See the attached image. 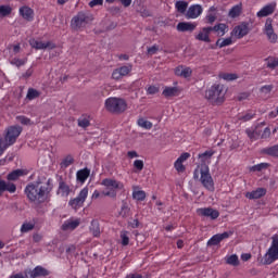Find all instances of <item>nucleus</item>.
<instances>
[{
  "instance_id": "obj_1",
  "label": "nucleus",
  "mask_w": 278,
  "mask_h": 278,
  "mask_svg": "<svg viewBox=\"0 0 278 278\" xmlns=\"http://www.w3.org/2000/svg\"><path fill=\"white\" fill-rule=\"evenodd\" d=\"M51 190H53V188L49 180L47 182L34 181L25 187L24 192L30 203L40 204L47 201Z\"/></svg>"
},
{
  "instance_id": "obj_2",
  "label": "nucleus",
  "mask_w": 278,
  "mask_h": 278,
  "mask_svg": "<svg viewBox=\"0 0 278 278\" xmlns=\"http://www.w3.org/2000/svg\"><path fill=\"white\" fill-rule=\"evenodd\" d=\"M226 94L227 89H225V85L215 84L205 91L204 97L210 103H212V105H223V103H225Z\"/></svg>"
},
{
  "instance_id": "obj_3",
  "label": "nucleus",
  "mask_w": 278,
  "mask_h": 278,
  "mask_svg": "<svg viewBox=\"0 0 278 278\" xmlns=\"http://www.w3.org/2000/svg\"><path fill=\"white\" fill-rule=\"evenodd\" d=\"M101 186H104L108 191H103V197H110V199H116L118 192L117 190H123L125 185L114 178H104L101 181Z\"/></svg>"
},
{
  "instance_id": "obj_4",
  "label": "nucleus",
  "mask_w": 278,
  "mask_h": 278,
  "mask_svg": "<svg viewBox=\"0 0 278 278\" xmlns=\"http://www.w3.org/2000/svg\"><path fill=\"white\" fill-rule=\"evenodd\" d=\"M278 260V233L273 235L271 244L265 255L263 256V264L265 266H270L274 262Z\"/></svg>"
},
{
  "instance_id": "obj_5",
  "label": "nucleus",
  "mask_w": 278,
  "mask_h": 278,
  "mask_svg": "<svg viewBox=\"0 0 278 278\" xmlns=\"http://www.w3.org/2000/svg\"><path fill=\"white\" fill-rule=\"evenodd\" d=\"M105 108L112 114H123L127 110V101L123 98H109L105 100Z\"/></svg>"
},
{
  "instance_id": "obj_6",
  "label": "nucleus",
  "mask_w": 278,
  "mask_h": 278,
  "mask_svg": "<svg viewBox=\"0 0 278 278\" xmlns=\"http://www.w3.org/2000/svg\"><path fill=\"white\" fill-rule=\"evenodd\" d=\"M23 134V127L21 126H10L7 128V132L3 138V144L7 149H10L18 140V136Z\"/></svg>"
},
{
  "instance_id": "obj_7",
  "label": "nucleus",
  "mask_w": 278,
  "mask_h": 278,
  "mask_svg": "<svg viewBox=\"0 0 278 278\" xmlns=\"http://www.w3.org/2000/svg\"><path fill=\"white\" fill-rule=\"evenodd\" d=\"M200 181L206 190L210 192H214V178H212V174H210V166L206 164H202L200 168Z\"/></svg>"
},
{
  "instance_id": "obj_8",
  "label": "nucleus",
  "mask_w": 278,
  "mask_h": 278,
  "mask_svg": "<svg viewBox=\"0 0 278 278\" xmlns=\"http://www.w3.org/2000/svg\"><path fill=\"white\" fill-rule=\"evenodd\" d=\"M86 199H88V187L83 188L76 198L71 199L68 205L72 210H80V207H84Z\"/></svg>"
},
{
  "instance_id": "obj_9",
  "label": "nucleus",
  "mask_w": 278,
  "mask_h": 278,
  "mask_svg": "<svg viewBox=\"0 0 278 278\" xmlns=\"http://www.w3.org/2000/svg\"><path fill=\"white\" fill-rule=\"evenodd\" d=\"M90 22V17L84 13L79 12L76 16L72 18L71 27L72 29H81V27H86Z\"/></svg>"
},
{
  "instance_id": "obj_10",
  "label": "nucleus",
  "mask_w": 278,
  "mask_h": 278,
  "mask_svg": "<svg viewBox=\"0 0 278 278\" xmlns=\"http://www.w3.org/2000/svg\"><path fill=\"white\" fill-rule=\"evenodd\" d=\"M198 216H204L205 218H210L211 220H216L220 213L217 210L212 207H201L197 210Z\"/></svg>"
},
{
  "instance_id": "obj_11",
  "label": "nucleus",
  "mask_w": 278,
  "mask_h": 278,
  "mask_svg": "<svg viewBox=\"0 0 278 278\" xmlns=\"http://www.w3.org/2000/svg\"><path fill=\"white\" fill-rule=\"evenodd\" d=\"M265 35L267 36V40L275 45L278 40L277 34H275V29H273V20L267 18L265 22Z\"/></svg>"
},
{
  "instance_id": "obj_12",
  "label": "nucleus",
  "mask_w": 278,
  "mask_h": 278,
  "mask_svg": "<svg viewBox=\"0 0 278 278\" xmlns=\"http://www.w3.org/2000/svg\"><path fill=\"white\" fill-rule=\"evenodd\" d=\"M29 46L31 49H36L37 51H40L42 49H55V43L51 41L42 42L38 41L35 38L29 39Z\"/></svg>"
},
{
  "instance_id": "obj_13",
  "label": "nucleus",
  "mask_w": 278,
  "mask_h": 278,
  "mask_svg": "<svg viewBox=\"0 0 278 278\" xmlns=\"http://www.w3.org/2000/svg\"><path fill=\"white\" fill-rule=\"evenodd\" d=\"M230 236H233L232 231H225L223 233L214 235L208 241L207 247H218V243L222 240H227V238H230Z\"/></svg>"
},
{
  "instance_id": "obj_14",
  "label": "nucleus",
  "mask_w": 278,
  "mask_h": 278,
  "mask_svg": "<svg viewBox=\"0 0 278 278\" xmlns=\"http://www.w3.org/2000/svg\"><path fill=\"white\" fill-rule=\"evenodd\" d=\"M210 34H212V26L202 27L200 31L195 35V40L210 43L212 42Z\"/></svg>"
},
{
  "instance_id": "obj_15",
  "label": "nucleus",
  "mask_w": 278,
  "mask_h": 278,
  "mask_svg": "<svg viewBox=\"0 0 278 278\" xmlns=\"http://www.w3.org/2000/svg\"><path fill=\"white\" fill-rule=\"evenodd\" d=\"M277 8V2H270L263 7L257 13L256 16L258 18H265V16H270V14L275 13V10Z\"/></svg>"
},
{
  "instance_id": "obj_16",
  "label": "nucleus",
  "mask_w": 278,
  "mask_h": 278,
  "mask_svg": "<svg viewBox=\"0 0 278 278\" xmlns=\"http://www.w3.org/2000/svg\"><path fill=\"white\" fill-rule=\"evenodd\" d=\"M266 188H256L255 190L245 192V199H249L250 201H255L257 199H262L263 197H266Z\"/></svg>"
},
{
  "instance_id": "obj_17",
  "label": "nucleus",
  "mask_w": 278,
  "mask_h": 278,
  "mask_svg": "<svg viewBox=\"0 0 278 278\" xmlns=\"http://www.w3.org/2000/svg\"><path fill=\"white\" fill-rule=\"evenodd\" d=\"M190 157V153L184 152L174 163V167L177 170V173H185L186 166L184 165V162L188 161Z\"/></svg>"
},
{
  "instance_id": "obj_18",
  "label": "nucleus",
  "mask_w": 278,
  "mask_h": 278,
  "mask_svg": "<svg viewBox=\"0 0 278 278\" xmlns=\"http://www.w3.org/2000/svg\"><path fill=\"white\" fill-rule=\"evenodd\" d=\"M232 36H236L239 40L244 38L249 34V24L242 23L240 25L235 26L232 29Z\"/></svg>"
},
{
  "instance_id": "obj_19",
  "label": "nucleus",
  "mask_w": 278,
  "mask_h": 278,
  "mask_svg": "<svg viewBox=\"0 0 278 278\" xmlns=\"http://www.w3.org/2000/svg\"><path fill=\"white\" fill-rule=\"evenodd\" d=\"M56 194H59V197H62L63 199H67L68 194H71V185H68V182L64 181L61 178L59 180V188Z\"/></svg>"
},
{
  "instance_id": "obj_20",
  "label": "nucleus",
  "mask_w": 278,
  "mask_h": 278,
  "mask_svg": "<svg viewBox=\"0 0 278 278\" xmlns=\"http://www.w3.org/2000/svg\"><path fill=\"white\" fill-rule=\"evenodd\" d=\"M203 14V7L201 4H191L187 11V18H199Z\"/></svg>"
},
{
  "instance_id": "obj_21",
  "label": "nucleus",
  "mask_w": 278,
  "mask_h": 278,
  "mask_svg": "<svg viewBox=\"0 0 278 278\" xmlns=\"http://www.w3.org/2000/svg\"><path fill=\"white\" fill-rule=\"evenodd\" d=\"M3 192H10V194H14V192H16V185L0 178V197H3Z\"/></svg>"
},
{
  "instance_id": "obj_22",
  "label": "nucleus",
  "mask_w": 278,
  "mask_h": 278,
  "mask_svg": "<svg viewBox=\"0 0 278 278\" xmlns=\"http://www.w3.org/2000/svg\"><path fill=\"white\" fill-rule=\"evenodd\" d=\"M20 16H22V18H24V21H28V23H31V21H34V9L24 5L20 8Z\"/></svg>"
},
{
  "instance_id": "obj_23",
  "label": "nucleus",
  "mask_w": 278,
  "mask_h": 278,
  "mask_svg": "<svg viewBox=\"0 0 278 278\" xmlns=\"http://www.w3.org/2000/svg\"><path fill=\"white\" fill-rule=\"evenodd\" d=\"M80 220L79 219H67L63 223L61 229L63 231H75V229H77V227H79L80 225Z\"/></svg>"
},
{
  "instance_id": "obj_24",
  "label": "nucleus",
  "mask_w": 278,
  "mask_h": 278,
  "mask_svg": "<svg viewBox=\"0 0 278 278\" xmlns=\"http://www.w3.org/2000/svg\"><path fill=\"white\" fill-rule=\"evenodd\" d=\"M29 275H30V278H38V277H49L51 273L47 268L38 265L29 273Z\"/></svg>"
},
{
  "instance_id": "obj_25",
  "label": "nucleus",
  "mask_w": 278,
  "mask_h": 278,
  "mask_svg": "<svg viewBox=\"0 0 278 278\" xmlns=\"http://www.w3.org/2000/svg\"><path fill=\"white\" fill-rule=\"evenodd\" d=\"M177 31H194L197 29V23L192 22H179L176 26Z\"/></svg>"
},
{
  "instance_id": "obj_26",
  "label": "nucleus",
  "mask_w": 278,
  "mask_h": 278,
  "mask_svg": "<svg viewBox=\"0 0 278 278\" xmlns=\"http://www.w3.org/2000/svg\"><path fill=\"white\" fill-rule=\"evenodd\" d=\"M175 75L188 79V77H192V68L179 65L175 68Z\"/></svg>"
},
{
  "instance_id": "obj_27",
  "label": "nucleus",
  "mask_w": 278,
  "mask_h": 278,
  "mask_svg": "<svg viewBox=\"0 0 278 278\" xmlns=\"http://www.w3.org/2000/svg\"><path fill=\"white\" fill-rule=\"evenodd\" d=\"M212 31H214V34L222 38V36H225V34L229 31V26H227V24L219 23L215 26H211V33Z\"/></svg>"
},
{
  "instance_id": "obj_28",
  "label": "nucleus",
  "mask_w": 278,
  "mask_h": 278,
  "mask_svg": "<svg viewBox=\"0 0 278 278\" xmlns=\"http://www.w3.org/2000/svg\"><path fill=\"white\" fill-rule=\"evenodd\" d=\"M88 177H90V169L88 167L79 169L76 173V180L78 181V184H86Z\"/></svg>"
},
{
  "instance_id": "obj_29",
  "label": "nucleus",
  "mask_w": 278,
  "mask_h": 278,
  "mask_svg": "<svg viewBox=\"0 0 278 278\" xmlns=\"http://www.w3.org/2000/svg\"><path fill=\"white\" fill-rule=\"evenodd\" d=\"M89 231L92 233L93 238H100L101 237V226L99 224V220L93 219L90 224Z\"/></svg>"
},
{
  "instance_id": "obj_30",
  "label": "nucleus",
  "mask_w": 278,
  "mask_h": 278,
  "mask_svg": "<svg viewBox=\"0 0 278 278\" xmlns=\"http://www.w3.org/2000/svg\"><path fill=\"white\" fill-rule=\"evenodd\" d=\"M242 14V3H239L237 5H233L230 10H229V17L230 18H238V16H240Z\"/></svg>"
},
{
  "instance_id": "obj_31",
  "label": "nucleus",
  "mask_w": 278,
  "mask_h": 278,
  "mask_svg": "<svg viewBox=\"0 0 278 278\" xmlns=\"http://www.w3.org/2000/svg\"><path fill=\"white\" fill-rule=\"evenodd\" d=\"M179 89L177 87H165L162 92L163 97H165L166 99L170 97H177Z\"/></svg>"
},
{
  "instance_id": "obj_32",
  "label": "nucleus",
  "mask_w": 278,
  "mask_h": 278,
  "mask_svg": "<svg viewBox=\"0 0 278 278\" xmlns=\"http://www.w3.org/2000/svg\"><path fill=\"white\" fill-rule=\"evenodd\" d=\"M137 125H138V127H141V129H147V130L153 129V123L148 121L144 117H139L137 119Z\"/></svg>"
},
{
  "instance_id": "obj_33",
  "label": "nucleus",
  "mask_w": 278,
  "mask_h": 278,
  "mask_svg": "<svg viewBox=\"0 0 278 278\" xmlns=\"http://www.w3.org/2000/svg\"><path fill=\"white\" fill-rule=\"evenodd\" d=\"M262 153H264L265 155H269L270 157H278V144L264 148L262 150Z\"/></svg>"
},
{
  "instance_id": "obj_34",
  "label": "nucleus",
  "mask_w": 278,
  "mask_h": 278,
  "mask_svg": "<svg viewBox=\"0 0 278 278\" xmlns=\"http://www.w3.org/2000/svg\"><path fill=\"white\" fill-rule=\"evenodd\" d=\"M23 169H15L8 174L7 179L9 182L16 181L20 177H23Z\"/></svg>"
},
{
  "instance_id": "obj_35",
  "label": "nucleus",
  "mask_w": 278,
  "mask_h": 278,
  "mask_svg": "<svg viewBox=\"0 0 278 278\" xmlns=\"http://www.w3.org/2000/svg\"><path fill=\"white\" fill-rule=\"evenodd\" d=\"M265 62L267 64V68H270L271 71H275L278 66V58L277 56H268L265 59Z\"/></svg>"
},
{
  "instance_id": "obj_36",
  "label": "nucleus",
  "mask_w": 278,
  "mask_h": 278,
  "mask_svg": "<svg viewBox=\"0 0 278 278\" xmlns=\"http://www.w3.org/2000/svg\"><path fill=\"white\" fill-rule=\"evenodd\" d=\"M175 8L177 12H179L180 14H185V12L188 10V2L184 0H178L175 3Z\"/></svg>"
},
{
  "instance_id": "obj_37",
  "label": "nucleus",
  "mask_w": 278,
  "mask_h": 278,
  "mask_svg": "<svg viewBox=\"0 0 278 278\" xmlns=\"http://www.w3.org/2000/svg\"><path fill=\"white\" fill-rule=\"evenodd\" d=\"M78 127H83V129H86V127H90V116L83 115L78 118Z\"/></svg>"
},
{
  "instance_id": "obj_38",
  "label": "nucleus",
  "mask_w": 278,
  "mask_h": 278,
  "mask_svg": "<svg viewBox=\"0 0 278 278\" xmlns=\"http://www.w3.org/2000/svg\"><path fill=\"white\" fill-rule=\"evenodd\" d=\"M226 264H229V266H240V260L238 255L231 254L230 256H226Z\"/></svg>"
},
{
  "instance_id": "obj_39",
  "label": "nucleus",
  "mask_w": 278,
  "mask_h": 278,
  "mask_svg": "<svg viewBox=\"0 0 278 278\" xmlns=\"http://www.w3.org/2000/svg\"><path fill=\"white\" fill-rule=\"evenodd\" d=\"M10 64H12V66H16L17 68H21V66H25L27 64V58H24V59L13 58L10 61Z\"/></svg>"
},
{
  "instance_id": "obj_40",
  "label": "nucleus",
  "mask_w": 278,
  "mask_h": 278,
  "mask_svg": "<svg viewBox=\"0 0 278 278\" xmlns=\"http://www.w3.org/2000/svg\"><path fill=\"white\" fill-rule=\"evenodd\" d=\"M216 47H219V49H223V47H229L230 45H233V40L231 37H228L226 39H217Z\"/></svg>"
},
{
  "instance_id": "obj_41",
  "label": "nucleus",
  "mask_w": 278,
  "mask_h": 278,
  "mask_svg": "<svg viewBox=\"0 0 278 278\" xmlns=\"http://www.w3.org/2000/svg\"><path fill=\"white\" fill-rule=\"evenodd\" d=\"M38 97H40V91L34 88H28V91L26 94V99H28V101H34V99H38Z\"/></svg>"
},
{
  "instance_id": "obj_42",
  "label": "nucleus",
  "mask_w": 278,
  "mask_h": 278,
  "mask_svg": "<svg viewBox=\"0 0 278 278\" xmlns=\"http://www.w3.org/2000/svg\"><path fill=\"white\" fill-rule=\"evenodd\" d=\"M74 162H75V159H74L72 155H67V156H65V157L62 160L60 166H61V168H68V166H71L72 164H74Z\"/></svg>"
},
{
  "instance_id": "obj_43",
  "label": "nucleus",
  "mask_w": 278,
  "mask_h": 278,
  "mask_svg": "<svg viewBox=\"0 0 278 278\" xmlns=\"http://www.w3.org/2000/svg\"><path fill=\"white\" fill-rule=\"evenodd\" d=\"M12 14V7L10 5H0V18H5Z\"/></svg>"
},
{
  "instance_id": "obj_44",
  "label": "nucleus",
  "mask_w": 278,
  "mask_h": 278,
  "mask_svg": "<svg viewBox=\"0 0 278 278\" xmlns=\"http://www.w3.org/2000/svg\"><path fill=\"white\" fill-rule=\"evenodd\" d=\"M273 85H265L261 87L260 92L262 97L268 98L270 96V92H273Z\"/></svg>"
},
{
  "instance_id": "obj_45",
  "label": "nucleus",
  "mask_w": 278,
  "mask_h": 278,
  "mask_svg": "<svg viewBox=\"0 0 278 278\" xmlns=\"http://www.w3.org/2000/svg\"><path fill=\"white\" fill-rule=\"evenodd\" d=\"M132 199H135L136 201H144V199H147V192L142 190L134 191Z\"/></svg>"
},
{
  "instance_id": "obj_46",
  "label": "nucleus",
  "mask_w": 278,
  "mask_h": 278,
  "mask_svg": "<svg viewBox=\"0 0 278 278\" xmlns=\"http://www.w3.org/2000/svg\"><path fill=\"white\" fill-rule=\"evenodd\" d=\"M122 247H127L129 244V231H121Z\"/></svg>"
},
{
  "instance_id": "obj_47",
  "label": "nucleus",
  "mask_w": 278,
  "mask_h": 278,
  "mask_svg": "<svg viewBox=\"0 0 278 278\" xmlns=\"http://www.w3.org/2000/svg\"><path fill=\"white\" fill-rule=\"evenodd\" d=\"M266 168H268V163H261V164H256V165L252 166L251 170L253 173H260L262 170H266Z\"/></svg>"
},
{
  "instance_id": "obj_48",
  "label": "nucleus",
  "mask_w": 278,
  "mask_h": 278,
  "mask_svg": "<svg viewBox=\"0 0 278 278\" xmlns=\"http://www.w3.org/2000/svg\"><path fill=\"white\" fill-rule=\"evenodd\" d=\"M220 79H225V81H233L238 79V75L236 74H229V73H223L219 74Z\"/></svg>"
},
{
  "instance_id": "obj_49",
  "label": "nucleus",
  "mask_w": 278,
  "mask_h": 278,
  "mask_svg": "<svg viewBox=\"0 0 278 278\" xmlns=\"http://www.w3.org/2000/svg\"><path fill=\"white\" fill-rule=\"evenodd\" d=\"M35 227H36V225L33 223H24L21 227V231H22V233H27V232L31 231Z\"/></svg>"
},
{
  "instance_id": "obj_50",
  "label": "nucleus",
  "mask_w": 278,
  "mask_h": 278,
  "mask_svg": "<svg viewBox=\"0 0 278 278\" xmlns=\"http://www.w3.org/2000/svg\"><path fill=\"white\" fill-rule=\"evenodd\" d=\"M119 216H122L123 218L129 216V206L125 202L122 204Z\"/></svg>"
},
{
  "instance_id": "obj_51",
  "label": "nucleus",
  "mask_w": 278,
  "mask_h": 278,
  "mask_svg": "<svg viewBox=\"0 0 278 278\" xmlns=\"http://www.w3.org/2000/svg\"><path fill=\"white\" fill-rule=\"evenodd\" d=\"M117 70H119V74L122 75V77H126V75H129V73L131 71V65H125Z\"/></svg>"
},
{
  "instance_id": "obj_52",
  "label": "nucleus",
  "mask_w": 278,
  "mask_h": 278,
  "mask_svg": "<svg viewBox=\"0 0 278 278\" xmlns=\"http://www.w3.org/2000/svg\"><path fill=\"white\" fill-rule=\"evenodd\" d=\"M254 116H255V113L249 112V113H245L244 115L240 116L239 121H243L244 123H247L249 121H252V118H254Z\"/></svg>"
},
{
  "instance_id": "obj_53",
  "label": "nucleus",
  "mask_w": 278,
  "mask_h": 278,
  "mask_svg": "<svg viewBox=\"0 0 278 278\" xmlns=\"http://www.w3.org/2000/svg\"><path fill=\"white\" fill-rule=\"evenodd\" d=\"M16 118L22 125H31V119L26 117L25 115H20Z\"/></svg>"
},
{
  "instance_id": "obj_54",
  "label": "nucleus",
  "mask_w": 278,
  "mask_h": 278,
  "mask_svg": "<svg viewBox=\"0 0 278 278\" xmlns=\"http://www.w3.org/2000/svg\"><path fill=\"white\" fill-rule=\"evenodd\" d=\"M212 155H214V151L207 150V151L199 154V159L200 160H207V159L210 160V157H212Z\"/></svg>"
},
{
  "instance_id": "obj_55",
  "label": "nucleus",
  "mask_w": 278,
  "mask_h": 278,
  "mask_svg": "<svg viewBox=\"0 0 278 278\" xmlns=\"http://www.w3.org/2000/svg\"><path fill=\"white\" fill-rule=\"evenodd\" d=\"M146 90L147 94H157L160 92V87L149 86Z\"/></svg>"
},
{
  "instance_id": "obj_56",
  "label": "nucleus",
  "mask_w": 278,
  "mask_h": 278,
  "mask_svg": "<svg viewBox=\"0 0 278 278\" xmlns=\"http://www.w3.org/2000/svg\"><path fill=\"white\" fill-rule=\"evenodd\" d=\"M205 21H206L207 25H213L216 22V15L208 13L205 16Z\"/></svg>"
},
{
  "instance_id": "obj_57",
  "label": "nucleus",
  "mask_w": 278,
  "mask_h": 278,
  "mask_svg": "<svg viewBox=\"0 0 278 278\" xmlns=\"http://www.w3.org/2000/svg\"><path fill=\"white\" fill-rule=\"evenodd\" d=\"M34 75V67H29L25 73L22 74V79H29Z\"/></svg>"
},
{
  "instance_id": "obj_58",
  "label": "nucleus",
  "mask_w": 278,
  "mask_h": 278,
  "mask_svg": "<svg viewBox=\"0 0 278 278\" xmlns=\"http://www.w3.org/2000/svg\"><path fill=\"white\" fill-rule=\"evenodd\" d=\"M157 51H160V46H157V45H154V46L148 48L149 55H155V53H157Z\"/></svg>"
},
{
  "instance_id": "obj_59",
  "label": "nucleus",
  "mask_w": 278,
  "mask_h": 278,
  "mask_svg": "<svg viewBox=\"0 0 278 278\" xmlns=\"http://www.w3.org/2000/svg\"><path fill=\"white\" fill-rule=\"evenodd\" d=\"M134 167L138 170H142V168H144V162L142 160H136L134 162Z\"/></svg>"
},
{
  "instance_id": "obj_60",
  "label": "nucleus",
  "mask_w": 278,
  "mask_h": 278,
  "mask_svg": "<svg viewBox=\"0 0 278 278\" xmlns=\"http://www.w3.org/2000/svg\"><path fill=\"white\" fill-rule=\"evenodd\" d=\"M112 77H113V79H116L117 81H118V79H123V76H122L121 71L118 68H116L112 73Z\"/></svg>"
},
{
  "instance_id": "obj_61",
  "label": "nucleus",
  "mask_w": 278,
  "mask_h": 278,
  "mask_svg": "<svg viewBox=\"0 0 278 278\" xmlns=\"http://www.w3.org/2000/svg\"><path fill=\"white\" fill-rule=\"evenodd\" d=\"M8 151V148L4 147L3 144V137H0V157Z\"/></svg>"
},
{
  "instance_id": "obj_62",
  "label": "nucleus",
  "mask_w": 278,
  "mask_h": 278,
  "mask_svg": "<svg viewBox=\"0 0 278 278\" xmlns=\"http://www.w3.org/2000/svg\"><path fill=\"white\" fill-rule=\"evenodd\" d=\"M250 97H251L250 92H243V93L239 94L238 100L239 101H244V100L249 99Z\"/></svg>"
},
{
  "instance_id": "obj_63",
  "label": "nucleus",
  "mask_w": 278,
  "mask_h": 278,
  "mask_svg": "<svg viewBox=\"0 0 278 278\" xmlns=\"http://www.w3.org/2000/svg\"><path fill=\"white\" fill-rule=\"evenodd\" d=\"M103 4V0H91L90 2H89V5L91 7V8H96V5H102Z\"/></svg>"
},
{
  "instance_id": "obj_64",
  "label": "nucleus",
  "mask_w": 278,
  "mask_h": 278,
  "mask_svg": "<svg viewBox=\"0 0 278 278\" xmlns=\"http://www.w3.org/2000/svg\"><path fill=\"white\" fill-rule=\"evenodd\" d=\"M9 278H27V276H24L23 273L11 275Z\"/></svg>"
}]
</instances>
